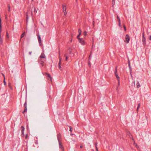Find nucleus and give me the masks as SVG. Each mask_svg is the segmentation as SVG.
<instances>
[{"mask_svg": "<svg viewBox=\"0 0 151 151\" xmlns=\"http://www.w3.org/2000/svg\"><path fill=\"white\" fill-rule=\"evenodd\" d=\"M46 58L45 56L44 53H42L39 57V60L41 62V64H43V63H44L46 61Z\"/></svg>", "mask_w": 151, "mask_h": 151, "instance_id": "nucleus-1", "label": "nucleus"}, {"mask_svg": "<svg viewBox=\"0 0 151 151\" xmlns=\"http://www.w3.org/2000/svg\"><path fill=\"white\" fill-rule=\"evenodd\" d=\"M125 40L124 41L126 42L127 43H129L130 39V37L127 34L126 35L125 37Z\"/></svg>", "mask_w": 151, "mask_h": 151, "instance_id": "nucleus-2", "label": "nucleus"}, {"mask_svg": "<svg viewBox=\"0 0 151 151\" xmlns=\"http://www.w3.org/2000/svg\"><path fill=\"white\" fill-rule=\"evenodd\" d=\"M37 36L39 44L41 45V39L39 33L37 34Z\"/></svg>", "mask_w": 151, "mask_h": 151, "instance_id": "nucleus-3", "label": "nucleus"}, {"mask_svg": "<svg viewBox=\"0 0 151 151\" xmlns=\"http://www.w3.org/2000/svg\"><path fill=\"white\" fill-rule=\"evenodd\" d=\"M62 6H63V12L64 14L65 15H66L67 14L66 6L64 5H63Z\"/></svg>", "mask_w": 151, "mask_h": 151, "instance_id": "nucleus-4", "label": "nucleus"}, {"mask_svg": "<svg viewBox=\"0 0 151 151\" xmlns=\"http://www.w3.org/2000/svg\"><path fill=\"white\" fill-rule=\"evenodd\" d=\"M78 41L82 45H84L85 44V42L83 38L79 39Z\"/></svg>", "mask_w": 151, "mask_h": 151, "instance_id": "nucleus-5", "label": "nucleus"}, {"mask_svg": "<svg viewBox=\"0 0 151 151\" xmlns=\"http://www.w3.org/2000/svg\"><path fill=\"white\" fill-rule=\"evenodd\" d=\"M21 130L22 134L21 136L22 137H24V128L23 126H22L21 127Z\"/></svg>", "mask_w": 151, "mask_h": 151, "instance_id": "nucleus-6", "label": "nucleus"}, {"mask_svg": "<svg viewBox=\"0 0 151 151\" xmlns=\"http://www.w3.org/2000/svg\"><path fill=\"white\" fill-rule=\"evenodd\" d=\"M32 9H33V11H32L31 12V14L32 16L33 15V12H34L35 13H36L37 12V10L36 9V8L34 6L32 7Z\"/></svg>", "mask_w": 151, "mask_h": 151, "instance_id": "nucleus-7", "label": "nucleus"}, {"mask_svg": "<svg viewBox=\"0 0 151 151\" xmlns=\"http://www.w3.org/2000/svg\"><path fill=\"white\" fill-rule=\"evenodd\" d=\"M44 75L48 78V79L52 81V78L49 74L47 73H45Z\"/></svg>", "mask_w": 151, "mask_h": 151, "instance_id": "nucleus-8", "label": "nucleus"}, {"mask_svg": "<svg viewBox=\"0 0 151 151\" xmlns=\"http://www.w3.org/2000/svg\"><path fill=\"white\" fill-rule=\"evenodd\" d=\"M59 143V148L62 150V151H64V147L62 145L61 142H58Z\"/></svg>", "mask_w": 151, "mask_h": 151, "instance_id": "nucleus-9", "label": "nucleus"}, {"mask_svg": "<svg viewBox=\"0 0 151 151\" xmlns=\"http://www.w3.org/2000/svg\"><path fill=\"white\" fill-rule=\"evenodd\" d=\"M115 76H116V78H117L118 81H119V77L118 76V74L117 73V69H116H116H115Z\"/></svg>", "mask_w": 151, "mask_h": 151, "instance_id": "nucleus-10", "label": "nucleus"}, {"mask_svg": "<svg viewBox=\"0 0 151 151\" xmlns=\"http://www.w3.org/2000/svg\"><path fill=\"white\" fill-rule=\"evenodd\" d=\"M142 42L143 44L144 45H146V39L144 36H143V37H142Z\"/></svg>", "mask_w": 151, "mask_h": 151, "instance_id": "nucleus-11", "label": "nucleus"}, {"mask_svg": "<svg viewBox=\"0 0 151 151\" xmlns=\"http://www.w3.org/2000/svg\"><path fill=\"white\" fill-rule=\"evenodd\" d=\"M61 138V135L59 133L57 135V139L58 142H61L60 139Z\"/></svg>", "mask_w": 151, "mask_h": 151, "instance_id": "nucleus-12", "label": "nucleus"}, {"mask_svg": "<svg viewBox=\"0 0 151 151\" xmlns=\"http://www.w3.org/2000/svg\"><path fill=\"white\" fill-rule=\"evenodd\" d=\"M24 109H27V99H26V101L25 103L24 104Z\"/></svg>", "mask_w": 151, "mask_h": 151, "instance_id": "nucleus-13", "label": "nucleus"}, {"mask_svg": "<svg viewBox=\"0 0 151 151\" xmlns=\"http://www.w3.org/2000/svg\"><path fill=\"white\" fill-rule=\"evenodd\" d=\"M64 56L65 57V60H67L68 58V56L67 54H64Z\"/></svg>", "mask_w": 151, "mask_h": 151, "instance_id": "nucleus-14", "label": "nucleus"}, {"mask_svg": "<svg viewBox=\"0 0 151 151\" xmlns=\"http://www.w3.org/2000/svg\"><path fill=\"white\" fill-rule=\"evenodd\" d=\"M0 41L1 44H2L3 43V40L1 37V36L0 34Z\"/></svg>", "mask_w": 151, "mask_h": 151, "instance_id": "nucleus-15", "label": "nucleus"}, {"mask_svg": "<svg viewBox=\"0 0 151 151\" xmlns=\"http://www.w3.org/2000/svg\"><path fill=\"white\" fill-rule=\"evenodd\" d=\"M58 67L60 70H62V68L61 66V63H58Z\"/></svg>", "mask_w": 151, "mask_h": 151, "instance_id": "nucleus-16", "label": "nucleus"}, {"mask_svg": "<svg viewBox=\"0 0 151 151\" xmlns=\"http://www.w3.org/2000/svg\"><path fill=\"white\" fill-rule=\"evenodd\" d=\"M140 84L139 83V82H138L137 83V88H138L139 87H140Z\"/></svg>", "mask_w": 151, "mask_h": 151, "instance_id": "nucleus-17", "label": "nucleus"}, {"mask_svg": "<svg viewBox=\"0 0 151 151\" xmlns=\"http://www.w3.org/2000/svg\"><path fill=\"white\" fill-rule=\"evenodd\" d=\"M83 35L84 37H85L87 35V32L86 31H84L83 32Z\"/></svg>", "mask_w": 151, "mask_h": 151, "instance_id": "nucleus-18", "label": "nucleus"}, {"mask_svg": "<svg viewBox=\"0 0 151 151\" xmlns=\"http://www.w3.org/2000/svg\"><path fill=\"white\" fill-rule=\"evenodd\" d=\"M25 33V32H24L21 35V40L24 36Z\"/></svg>", "mask_w": 151, "mask_h": 151, "instance_id": "nucleus-19", "label": "nucleus"}, {"mask_svg": "<svg viewBox=\"0 0 151 151\" xmlns=\"http://www.w3.org/2000/svg\"><path fill=\"white\" fill-rule=\"evenodd\" d=\"M59 63H61V62L62 61V58L60 57V55H59Z\"/></svg>", "mask_w": 151, "mask_h": 151, "instance_id": "nucleus-20", "label": "nucleus"}, {"mask_svg": "<svg viewBox=\"0 0 151 151\" xmlns=\"http://www.w3.org/2000/svg\"><path fill=\"white\" fill-rule=\"evenodd\" d=\"M78 32H79V35H81V29H79L78 30Z\"/></svg>", "mask_w": 151, "mask_h": 151, "instance_id": "nucleus-21", "label": "nucleus"}, {"mask_svg": "<svg viewBox=\"0 0 151 151\" xmlns=\"http://www.w3.org/2000/svg\"><path fill=\"white\" fill-rule=\"evenodd\" d=\"M8 11L9 12L10 10V7L9 5H8Z\"/></svg>", "mask_w": 151, "mask_h": 151, "instance_id": "nucleus-22", "label": "nucleus"}, {"mask_svg": "<svg viewBox=\"0 0 151 151\" xmlns=\"http://www.w3.org/2000/svg\"><path fill=\"white\" fill-rule=\"evenodd\" d=\"M27 109H24V110L22 112V113L24 114L25 112L27 111Z\"/></svg>", "mask_w": 151, "mask_h": 151, "instance_id": "nucleus-23", "label": "nucleus"}, {"mask_svg": "<svg viewBox=\"0 0 151 151\" xmlns=\"http://www.w3.org/2000/svg\"><path fill=\"white\" fill-rule=\"evenodd\" d=\"M69 127L70 128V131L71 132L72 131V128H71V127L70 126H69Z\"/></svg>", "mask_w": 151, "mask_h": 151, "instance_id": "nucleus-24", "label": "nucleus"}, {"mask_svg": "<svg viewBox=\"0 0 151 151\" xmlns=\"http://www.w3.org/2000/svg\"><path fill=\"white\" fill-rule=\"evenodd\" d=\"M119 26L120 27H121L120 20H119Z\"/></svg>", "mask_w": 151, "mask_h": 151, "instance_id": "nucleus-25", "label": "nucleus"}, {"mask_svg": "<svg viewBox=\"0 0 151 151\" xmlns=\"http://www.w3.org/2000/svg\"><path fill=\"white\" fill-rule=\"evenodd\" d=\"M97 143H96L95 144V147H96V150L97 151L98 150L97 148Z\"/></svg>", "mask_w": 151, "mask_h": 151, "instance_id": "nucleus-26", "label": "nucleus"}, {"mask_svg": "<svg viewBox=\"0 0 151 151\" xmlns=\"http://www.w3.org/2000/svg\"><path fill=\"white\" fill-rule=\"evenodd\" d=\"M129 69H130V71H131V67L129 63Z\"/></svg>", "mask_w": 151, "mask_h": 151, "instance_id": "nucleus-27", "label": "nucleus"}, {"mask_svg": "<svg viewBox=\"0 0 151 151\" xmlns=\"http://www.w3.org/2000/svg\"><path fill=\"white\" fill-rule=\"evenodd\" d=\"M129 136L130 137V138L132 137V135L131 134L129 133Z\"/></svg>", "mask_w": 151, "mask_h": 151, "instance_id": "nucleus-28", "label": "nucleus"}, {"mask_svg": "<svg viewBox=\"0 0 151 151\" xmlns=\"http://www.w3.org/2000/svg\"><path fill=\"white\" fill-rule=\"evenodd\" d=\"M117 18L118 19V22H119V20H120V19L119 18V17L118 16H117Z\"/></svg>", "mask_w": 151, "mask_h": 151, "instance_id": "nucleus-29", "label": "nucleus"}, {"mask_svg": "<svg viewBox=\"0 0 151 151\" xmlns=\"http://www.w3.org/2000/svg\"><path fill=\"white\" fill-rule=\"evenodd\" d=\"M80 35H79V34L77 36V38L78 39V40H79V39L80 38L79 37Z\"/></svg>", "mask_w": 151, "mask_h": 151, "instance_id": "nucleus-30", "label": "nucleus"}, {"mask_svg": "<svg viewBox=\"0 0 151 151\" xmlns=\"http://www.w3.org/2000/svg\"><path fill=\"white\" fill-rule=\"evenodd\" d=\"M140 107V104L139 103L138 104V106H137V108H139Z\"/></svg>", "mask_w": 151, "mask_h": 151, "instance_id": "nucleus-31", "label": "nucleus"}, {"mask_svg": "<svg viewBox=\"0 0 151 151\" xmlns=\"http://www.w3.org/2000/svg\"><path fill=\"white\" fill-rule=\"evenodd\" d=\"M124 30L125 31H126V27L125 26V25L124 26Z\"/></svg>", "mask_w": 151, "mask_h": 151, "instance_id": "nucleus-32", "label": "nucleus"}, {"mask_svg": "<svg viewBox=\"0 0 151 151\" xmlns=\"http://www.w3.org/2000/svg\"><path fill=\"white\" fill-rule=\"evenodd\" d=\"M27 137H28V134H26L25 136V138L27 139Z\"/></svg>", "mask_w": 151, "mask_h": 151, "instance_id": "nucleus-33", "label": "nucleus"}, {"mask_svg": "<svg viewBox=\"0 0 151 151\" xmlns=\"http://www.w3.org/2000/svg\"><path fill=\"white\" fill-rule=\"evenodd\" d=\"M28 15L27 14V16H26V19H27V20L28 19Z\"/></svg>", "mask_w": 151, "mask_h": 151, "instance_id": "nucleus-34", "label": "nucleus"}, {"mask_svg": "<svg viewBox=\"0 0 151 151\" xmlns=\"http://www.w3.org/2000/svg\"><path fill=\"white\" fill-rule=\"evenodd\" d=\"M118 81V86H119L120 85V83H119V81Z\"/></svg>", "mask_w": 151, "mask_h": 151, "instance_id": "nucleus-35", "label": "nucleus"}, {"mask_svg": "<svg viewBox=\"0 0 151 151\" xmlns=\"http://www.w3.org/2000/svg\"><path fill=\"white\" fill-rule=\"evenodd\" d=\"M4 84L5 85H6V82L5 81V80L4 81Z\"/></svg>", "mask_w": 151, "mask_h": 151, "instance_id": "nucleus-36", "label": "nucleus"}, {"mask_svg": "<svg viewBox=\"0 0 151 151\" xmlns=\"http://www.w3.org/2000/svg\"><path fill=\"white\" fill-rule=\"evenodd\" d=\"M6 36L7 37H9V35L7 33V32H6Z\"/></svg>", "mask_w": 151, "mask_h": 151, "instance_id": "nucleus-37", "label": "nucleus"}, {"mask_svg": "<svg viewBox=\"0 0 151 151\" xmlns=\"http://www.w3.org/2000/svg\"><path fill=\"white\" fill-rule=\"evenodd\" d=\"M32 52H29V54L30 55H31V54H32Z\"/></svg>", "mask_w": 151, "mask_h": 151, "instance_id": "nucleus-38", "label": "nucleus"}, {"mask_svg": "<svg viewBox=\"0 0 151 151\" xmlns=\"http://www.w3.org/2000/svg\"><path fill=\"white\" fill-rule=\"evenodd\" d=\"M114 3H115L114 0V1H113L112 4H114Z\"/></svg>", "mask_w": 151, "mask_h": 151, "instance_id": "nucleus-39", "label": "nucleus"}, {"mask_svg": "<svg viewBox=\"0 0 151 151\" xmlns=\"http://www.w3.org/2000/svg\"><path fill=\"white\" fill-rule=\"evenodd\" d=\"M114 3H115L114 0V1H113L112 4H114Z\"/></svg>", "mask_w": 151, "mask_h": 151, "instance_id": "nucleus-40", "label": "nucleus"}, {"mask_svg": "<svg viewBox=\"0 0 151 151\" xmlns=\"http://www.w3.org/2000/svg\"><path fill=\"white\" fill-rule=\"evenodd\" d=\"M139 109V108H138L137 107V111H138Z\"/></svg>", "mask_w": 151, "mask_h": 151, "instance_id": "nucleus-41", "label": "nucleus"}, {"mask_svg": "<svg viewBox=\"0 0 151 151\" xmlns=\"http://www.w3.org/2000/svg\"><path fill=\"white\" fill-rule=\"evenodd\" d=\"M90 57H91V55H90L89 56V60L91 59Z\"/></svg>", "mask_w": 151, "mask_h": 151, "instance_id": "nucleus-42", "label": "nucleus"}, {"mask_svg": "<svg viewBox=\"0 0 151 151\" xmlns=\"http://www.w3.org/2000/svg\"><path fill=\"white\" fill-rule=\"evenodd\" d=\"M80 147L81 148H82L83 147V146L82 145H81L80 146Z\"/></svg>", "mask_w": 151, "mask_h": 151, "instance_id": "nucleus-43", "label": "nucleus"}, {"mask_svg": "<svg viewBox=\"0 0 151 151\" xmlns=\"http://www.w3.org/2000/svg\"><path fill=\"white\" fill-rule=\"evenodd\" d=\"M150 40H151V35L150 36Z\"/></svg>", "mask_w": 151, "mask_h": 151, "instance_id": "nucleus-44", "label": "nucleus"}, {"mask_svg": "<svg viewBox=\"0 0 151 151\" xmlns=\"http://www.w3.org/2000/svg\"><path fill=\"white\" fill-rule=\"evenodd\" d=\"M143 36H144V33L143 32L142 33V37H143Z\"/></svg>", "mask_w": 151, "mask_h": 151, "instance_id": "nucleus-45", "label": "nucleus"}, {"mask_svg": "<svg viewBox=\"0 0 151 151\" xmlns=\"http://www.w3.org/2000/svg\"><path fill=\"white\" fill-rule=\"evenodd\" d=\"M5 19H7V16H6H6H5Z\"/></svg>", "mask_w": 151, "mask_h": 151, "instance_id": "nucleus-46", "label": "nucleus"}, {"mask_svg": "<svg viewBox=\"0 0 151 151\" xmlns=\"http://www.w3.org/2000/svg\"><path fill=\"white\" fill-rule=\"evenodd\" d=\"M118 86L117 87H116V90L118 89Z\"/></svg>", "mask_w": 151, "mask_h": 151, "instance_id": "nucleus-47", "label": "nucleus"}, {"mask_svg": "<svg viewBox=\"0 0 151 151\" xmlns=\"http://www.w3.org/2000/svg\"><path fill=\"white\" fill-rule=\"evenodd\" d=\"M118 86L117 87H116V90L118 89Z\"/></svg>", "mask_w": 151, "mask_h": 151, "instance_id": "nucleus-48", "label": "nucleus"}, {"mask_svg": "<svg viewBox=\"0 0 151 151\" xmlns=\"http://www.w3.org/2000/svg\"><path fill=\"white\" fill-rule=\"evenodd\" d=\"M112 1H114V0H112Z\"/></svg>", "mask_w": 151, "mask_h": 151, "instance_id": "nucleus-49", "label": "nucleus"}, {"mask_svg": "<svg viewBox=\"0 0 151 151\" xmlns=\"http://www.w3.org/2000/svg\"><path fill=\"white\" fill-rule=\"evenodd\" d=\"M34 0H32V1H33Z\"/></svg>", "mask_w": 151, "mask_h": 151, "instance_id": "nucleus-50", "label": "nucleus"}, {"mask_svg": "<svg viewBox=\"0 0 151 151\" xmlns=\"http://www.w3.org/2000/svg\"><path fill=\"white\" fill-rule=\"evenodd\" d=\"M76 0L77 1V0Z\"/></svg>", "mask_w": 151, "mask_h": 151, "instance_id": "nucleus-51", "label": "nucleus"}]
</instances>
